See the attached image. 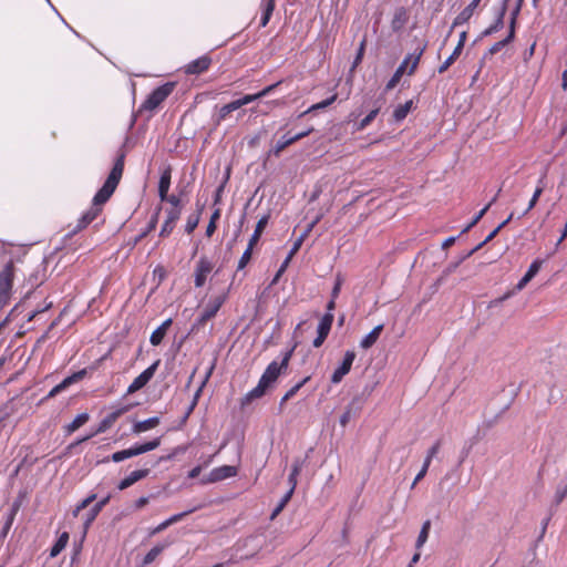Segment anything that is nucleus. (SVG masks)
Returning a JSON list of instances; mask_svg holds the SVG:
<instances>
[{
  "label": "nucleus",
  "instance_id": "nucleus-1",
  "mask_svg": "<svg viewBox=\"0 0 567 567\" xmlns=\"http://www.w3.org/2000/svg\"><path fill=\"white\" fill-rule=\"evenodd\" d=\"M123 171H124V154H121L116 158L103 186L94 195L93 200H92V207L85 214H83V216L79 219L75 231L85 228L89 224H91L100 215V213L102 210L101 206L103 204H105L110 199V197L113 195V193L115 192V189L122 178Z\"/></svg>",
  "mask_w": 567,
  "mask_h": 567
},
{
  "label": "nucleus",
  "instance_id": "nucleus-2",
  "mask_svg": "<svg viewBox=\"0 0 567 567\" xmlns=\"http://www.w3.org/2000/svg\"><path fill=\"white\" fill-rule=\"evenodd\" d=\"M293 351L295 348L285 351L280 362L272 361L268 364L262 375L260 377L258 384L244 396L241 401L243 405H246L252 400L265 395L267 390L277 381L278 377L287 370Z\"/></svg>",
  "mask_w": 567,
  "mask_h": 567
},
{
  "label": "nucleus",
  "instance_id": "nucleus-3",
  "mask_svg": "<svg viewBox=\"0 0 567 567\" xmlns=\"http://www.w3.org/2000/svg\"><path fill=\"white\" fill-rule=\"evenodd\" d=\"M426 47H427V42L426 41L420 42L417 44V47L414 49V51L412 53L408 54L404 58V60L401 62V64L394 71V73L391 76V79L385 84V87H384L385 92H389V91L393 90L398 85V83L400 82L402 75L405 73L406 68H408L410 62H411V65H410V69L408 71V74L412 75L415 72V70H416V68H417V65L420 63V60H421L424 51L426 50Z\"/></svg>",
  "mask_w": 567,
  "mask_h": 567
},
{
  "label": "nucleus",
  "instance_id": "nucleus-4",
  "mask_svg": "<svg viewBox=\"0 0 567 567\" xmlns=\"http://www.w3.org/2000/svg\"><path fill=\"white\" fill-rule=\"evenodd\" d=\"M175 83L167 82L153 90L141 105V110L154 111L157 109L174 91Z\"/></svg>",
  "mask_w": 567,
  "mask_h": 567
},
{
  "label": "nucleus",
  "instance_id": "nucleus-5",
  "mask_svg": "<svg viewBox=\"0 0 567 567\" xmlns=\"http://www.w3.org/2000/svg\"><path fill=\"white\" fill-rule=\"evenodd\" d=\"M13 262L9 261L0 271V310L8 303L13 282Z\"/></svg>",
  "mask_w": 567,
  "mask_h": 567
},
{
  "label": "nucleus",
  "instance_id": "nucleus-6",
  "mask_svg": "<svg viewBox=\"0 0 567 567\" xmlns=\"http://www.w3.org/2000/svg\"><path fill=\"white\" fill-rule=\"evenodd\" d=\"M161 360H156L153 364H151L147 369H145L141 374H138L133 382L128 385L126 394H133L138 390L143 389L154 377L157 368L159 367Z\"/></svg>",
  "mask_w": 567,
  "mask_h": 567
},
{
  "label": "nucleus",
  "instance_id": "nucleus-7",
  "mask_svg": "<svg viewBox=\"0 0 567 567\" xmlns=\"http://www.w3.org/2000/svg\"><path fill=\"white\" fill-rule=\"evenodd\" d=\"M214 264L205 256L200 257L196 264L194 272V284L196 288L205 285L207 276L212 272Z\"/></svg>",
  "mask_w": 567,
  "mask_h": 567
},
{
  "label": "nucleus",
  "instance_id": "nucleus-8",
  "mask_svg": "<svg viewBox=\"0 0 567 567\" xmlns=\"http://www.w3.org/2000/svg\"><path fill=\"white\" fill-rule=\"evenodd\" d=\"M354 359H355L354 351L348 350L344 353L341 364L333 371V373L331 375V382L333 384L340 383L342 381V379L344 378V375H347L350 372Z\"/></svg>",
  "mask_w": 567,
  "mask_h": 567
},
{
  "label": "nucleus",
  "instance_id": "nucleus-9",
  "mask_svg": "<svg viewBox=\"0 0 567 567\" xmlns=\"http://www.w3.org/2000/svg\"><path fill=\"white\" fill-rule=\"evenodd\" d=\"M237 473H238L237 467L233 466V465H223L219 467H215L209 472L207 478L203 480V483L207 484V483L220 482L226 478L236 476Z\"/></svg>",
  "mask_w": 567,
  "mask_h": 567
},
{
  "label": "nucleus",
  "instance_id": "nucleus-10",
  "mask_svg": "<svg viewBox=\"0 0 567 567\" xmlns=\"http://www.w3.org/2000/svg\"><path fill=\"white\" fill-rule=\"evenodd\" d=\"M227 299V292L213 297L202 312V320L213 319Z\"/></svg>",
  "mask_w": 567,
  "mask_h": 567
},
{
  "label": "nucleus",
  "instance_id": "nucleus-11",
  "mask_svg": "<svg viewBox=\"0 0 567 567\" xmlns=\"http://www.w3.org/2000/svg\"><path fill=\"white\" fill-rule=\"evenodd\" d=\"M212 64V59L208 55L199 56L185 65V73L192 75H199L206 72Z\"/></svg>",
  "mask_w": 567,
  "mask_h": 567
},
{
  "label": "nucleus",
  "instance_id": "nucleus-12",
  "mask_svg": "<svg viewBox=\"0 0 567 567\" xmlns=\"http://www.w3.org/2000/svg\"><path fill=\"white\" fill-rule=\"evenodd\" d=\"M127 411H128V406H122V408H118V409L112 411L111 413H109L100 422V424L95 431V434L106 432L117 421V419Z\"/></svg>",
  "mask_w": 567,
  "mask_h": 567
},
{
  "label": "nucleus",
  "instance_id": "nucleus-13",
  "mask_svg": "<svg viewBox=\"0 0 567 567\" xmlns=\"http://www.w3.org/2000/svg\"><path fill=\"white\" fill-rule=\"evenodd\" d=\"M179 217H181L179 208H171L169 210H167V216H166L164 224L162 225L159 236L161 237L169 236L175 227L176 221L179 219Z\"/></svg>",
  "mask_w": 567,
  "mask_h": 567
},
{
  "label": "nucleus",
  "instance_id": "nucleus-14",
  "mask_svg": "<svg viewBox=\"0 0 567 567\" xmlns=\"http://www.w3.org/2000/svg\"><path fill=\"white\" fill-rule=\"evenodd\" d=\"M111 496L107 495L99 501L86 514L83 522L84 533L90 528L96 516L101 513L104 506L110 502Z\"/></svg>",
  "mask_w": 567,
  "mask_h": 567
},
{
  "label": "nucleus",
  "instance_id": "nucleus-15",
  "mask_svg": "<svg viewBox=\"0 0 567 567\" xmlns=\"http://www.w3.org/2000/svg\"><path fill=\"white\" fill-rule=\"evenodd\" d=\"M148 474H150V470L148 468H142V470L133 471V472L130 473V475L124 477L118 483L117 488L120 491H124V489L128 488L130 486H132L133 484H135L136 482L145 478Z\"/></svg>",
  "mask_w": 567,
  "mask_h": 567
},
{
  "label": "nucleus",
  "instance_id": "nucleus-16",
  "mask_svg": "<svg viewBox=\"0 0 567 567\" xmlns=\"http://www.w3.org/2000/svg\"><path fill=\"white\" fill-rule=\"evenodd\" d=\"M482 0H472L454 19L452 28L466 23Z\"/></svg>",
  "mask_w": 567,
  "mask_h": 567
},
{
  "label": "nucleus",
  "instance_id": "nucleus-17",
  "mask_svg": "<svg viewBox=\"0 0 567 567\" xmlns=\"http://www.w3.org/2000/svg\"><path fill=\"white\" fill-rule=\"evenodd\" d=\"M542 264H543L542 260L536 259L529 265L526 274L517 282V285L515 287L516 290H522L525 288V286L538 274V271L540 270Z\"/></svg>",
  "mask_w": 567,
  "mask_h": 567
},
{
  "label": "nucleus",
  "instance_id": "nucleus-18",
  "mask_svg": "<svg viewBox=\"0 0 567 567\" xmlns=\"http://www.w3.org/2000/svg\"><path fill=\"white\" fill-rule=\"evenodd\" d=\"M171 178H172V169L171 167H167L163 171L159 177L158 182V196L161 200H165L167 198V194L171 186Z\"/></svg>",
  "mask_w": 567,
  "mask_h": 567
},
{
  "label": "nucleus",
  "instance_id": "nucleus-19",
  "mask_svg": "<svg viewBox=\"0 0 567 567\" xmlns=\"http://www.w3.org/2000/svg\"><path fill=\"white\" fill-rule=\"evenodd\" d=\"M159 424V417L153 416L143 421H137L132 426V433L134 434H141L148 430L154 429Z\"/></svg>",
  "mask_w": 567,
  "mask_h": 567
},
{
  "label": "nucleus",
  "instance_id": "nucleus-20",
  "mask_svg": "<svg viewBox=\"0 0 567 567\" xmlns=\"http://www.w3.org/2000/svg\"><path fill=\"white\" fill-rule=\"evenodd\" d=\"M384 326L383 324H378L377 327H374L361 341H360V347L364 350H368L370 349L371 347L374 346V343L378 341L382 330H383Z\"/></svg>",
  "mask_w": 567,
  "mask_h": 567
},
{
  "label": "nucleus",
  "instance_id": "nucleus-21",
  "mask_svg": "<svg viewBox=\"0 0 567 567\" xmlns=\"http://www.w3.org/2000/svg\"><path fill=\"white\" fill-rule=\"evenodd\" d=\"M171 324H172V319L165 320L158 328H156L152 332L151 338H150V342L153 346L161 344V342L163 341V339H164V337L166 334V331L171 327Z\"/></svg>",
  "mask_w": 567,
  "mask_h": 567
},
{
  "label": "nucleus",
  "instance_id": "nucleus-22",
  "mask_svg": "<svg viewBox=\"0 0 567 567\" xmlns=\"http://www.w3.org/2000/svg\"><path fill=\"white\" fill-rule=\"evenodd\" d=\"M261 18H260V27H266L271 18V14L275 10V0H262L261 4Z\"/></svg>",
  "mask_w": 567,
  "mask_h": 567
},
{
  "label": "nucleus",
  "instance_id": "nucleus-23",
  "mask_svg": "<svg viewBox=\"0 0 567 567\" xmlns=\"http://www.w3.org/2000/svg\"><path fill=\"white\" fill-rule=\"evenodd\" d=\"M506 12V1L503 3V7L501 8L497 18L495 19L494 23L491 24L484 32L483 35H491L497 31H499L504 27V16Z\"/></svg>",
  "mask_w": 567,
  "mask_h": 567
},
{
  "label": "nucleus",
  "instance_id": "nucleus-24",
  "mask_svg": "<svg viewBox=\"0 0 567 567\" xmlns=\"http://www.w3.org/2000/svg\"><path fill=\"white\" fill-rule=\"evenodd\" d=\"M408 21L406 11L404 8H400L395 11L394 17L391 21V28L394 32L400 31Z\"/></svg>",
  "mask_w": 567,
  "mask_h": 567
},
{
  "label": "nucleus",
  "instance_id": "nucleus-25",
  "mask_svg": "<svg viewBox=\"0 0 567 567\" xmlns=\"http://www.w3.org/2000/svg\"><path fill=\"white\" fill-rule=\"evenodd\" d=\"M333 318V313L326 312L319 321L317 333L328 337L332 327Z\"/></svg>",
  "mask_w": 567,
  "mask_h": 567
},
{
  "label": "nucleus",
  "instance_id": "nucleus-26",
  "mask_svg": "<svg viewBox=\"0 0 567 567\" xmlns=\"http://www.w3.org/2000/svg\"><path fill=\"white\" fill-rule=\"evenodd\" d=\"M413 107V101H406L404 104L398 105L393 111V117L396 122L403 121Z\"/></svg>",
  "mask_w": 567,
  "mask_h": 567
},
{
  "label": "nucleus",
  "instance_id": "nucleus-27",
  "mask_svg": "<svg viewBox=\"0 0 567 567\" xmlns=\"http://www.w3.org/2000/svg\"><path fill=\"white\" fill-rule=\"evenodd\" d=\"M269 215H265L262 216L257 225H256V228H255V231L254 234L251 235L250 239H249V243L248 244H251V246H255L257 244V241L259 240L265 227L267 226L268 224V220H269Z\"/></svg>",
  "mask_w": 567,
  "mask_h": 567
},
{
  "label": "nucleus",
  "instance_id": "nucleus-28",
  "mask_svg": "<svg viewBox=\"0 0 567 567\" xmlns=\"http://www.w3.org/2000/svg\"><path fill=\"white\" fill-rule=\"evenodd\" d=\"M375 107L373 110H371L367 116H364L357 125V128L359 131H362L364 130L365 127H368L372 122L373 120L377 117V115L379 114L380 112V109H381V105L379 104V101L375 102Z\"/></svg>",
  "mask_w": 567,
  "mask_h": 567
},
{
  "label": "nucleus",
  "instance_id": "nucleus-29",
  "mask_svg": "<svg viewBox=\"0 0 567 567\" xmlns=\"http://www.w3.org/2000/svg\"><path fill=\"white\" fill-rule=\"evenodd\" d=\"M69 542V534L66 532L62 533L54 545L52 546L50 550L51 557H56L66 546Z\"/></svg>",
  "mask_w": 567,
  "mask_h": 567
},
{
  "label": "nucleus",
  "instance_id": "nucleus-30",
  "mask_svg": "<svg viewBox=\"0 0 567 567\" xmlns=\"http://www.w3.org/2000/svg\"><path fill=\"white\" fill-rule=\"evenodd\" d=\"M355 410L360 409V400L358 398L353 399L350 404L347 406L346 411L340 416V423L341 425L346 426L350 419L353 416V409Z\"/></svg>",
  "mask_w": 567,
  "mask_h": 567
},
{
  "label": "nucleus",
  "instance_id": "nucleus-31",
  "mask_svg": "<svg viewBox=\"0 0 567 567\" xmlns=\"http://www.w3.org/2000/svg\"><path fill=\"white\" fill-rule=\"evenodd\" d=\"M430 529H431V520L426 519L422 524L421 530L419 533V536H417V539L415 543L416 549H420L426 543V540L429 538Z\"/></svg>",
  "mask_w": 567,
  "mask_h": 567
},
{
  "label": "nucleus",
  "instance_id": "nucleus-32",
  "mask_svg": "<svg viewBox=\"0 0 567 567\" xmlns=\"http://www.w3.org/2000/svg\"><path fill=\"white\" fill-rule=\"evenodd\" d=\"M166 548V544H157L153 548L148 550V553L143 558V565L147 566L152 564L157 556Z\"/></svg>",
  "mask_w": 567,
  "mask_h": 567
},
{
  "label": "nucleus",
  "instance_id": "nucleus-33",
  "mask_svg": "<svg viewBox=\"0 0 567 567\" xmlns=\"http://www.w3.org/2000/svg\"><path fill=\"white\" fill-rule=\"evenodd\" d=\"M240 109L239 103L237 100L229 102L228 104H225L219 109L218 112V118L217 122L220 123L221 121L226 120V117L234 111Z\"/></svg>",
  "mask_w": 567,
  "mask_h": 567
},
{
  "label": "nucleus",
  "instance_id": "nucleus-34",
  "mask_svg": "<svg viewBox=\"0 0 567 567\" xmlns=\"http://www.w3.org/2000/svg\"><path fill=\"white\" fill-rule=\"evenodd\" d=\"M310 380V377H305L301 381L289 389L280 400V406H282L288 400L293 398L297 392Z\"/></svg>",
  "mask_w": 567,
  "mask_h": 567
},
{
  "label": "nucleus",
  "instance_id": "nucleus-35",
  "mask_svg": "<svg viewBox=\"0 0 567 567\" xmlns=\"http://www.w3.org/2000/svg\"><path fill=\"white\" fill-rule=\"evenodd\" d=\"M86 373H87L86 369H82V370L76 371V372L72 373L71 375L66 377L60 383L63 386V389L65 390L71 384L81 381L86 375Z\"/></svg>",
  "mask_w": 567,
  "mask_h": 567
},
{
  "label": "nucleus",
  "instance_id": "nucleus-36",
  "mask_svg": "<svg viewBox=\"0 0 567 567\" xmlns=\"http://www.w3.org/2000/svg\"><path fill=\"white\" fill-rule=\"evenodd\" d=\"M86 373H87L86 369H82V370L76 371V372L72 373L71 375L66 377L60 383L63 386V389L65 390L71 384L81 381L86 375Z\"/></svg>",
  "mask_w": 567,
  "mask_h": 567
},
{
  "label": "nucleus",
  "instance_id": "nucleus-37",
  "mask_svg": "<svg viewBox=\"0 0 567 567\" xmlns=\"http://www.w3.org/2000/svg\"><path fill=\"white\" fill-rule=\"evenodd\" d=\"M295 141L292 140V136L288 137L287 135H284L281 136L276 145L274 146V148L271 150V153L275 155V156H279L280 153L287 148L288 146H290L291 144H293Z\"/></svg>",
  "mask_w": 567,
  "mask_h": 567
},
{
  "label": "nucleus",
  "instance_id": "nucleus-38",
  "mask_svg": "<svg viewBox=\"0 0 567 567\" xmlns=\"http://www.w3.org/2000/svg\"><path fill=\"white\" fill-rule=\"evenodd\" d=\"M337 100V94H333L331 95L330 97L319 102V103H316L313 105H311L307 111H305L303 113H301L299 116H303L306 114H309V113H312L315 111H318V110H323L326 107H328L329 105H331L334 101Z\"/></svg>",
  "mask_w": 567,
  "mask_h": 567
},
{
  "label": "nucleus",
  "instance_id": "nucleus-39",
  "mask_svg": "<svg viewBox=\"0 0 567 567\" xmlns=\"http://www.w3.org/2000/svg\"><path fill=\"white\" fill-rule=\"evenodd\" d=\"M90 416L87 413H80L78 414L74 420L68 425L66 430L69 433H72L80 429L82 425H84L89 421Z\"/></svg>",
  "mask_w": 567,
  "mask_h": 567
},
{
  "label": "nucleus",
  "instance_id": "nucleus-40",
  "mask_svg": "<svg viewBox=\"0 0 567 567\" xmlns=\"http://www.w3.org/2000/svg\"><path fill=\"white\" fill-rule=\"evenodd\" d=\"M292 497V491H288L280 499V502L277 504V506L274 508L271 515H270V518L274 519L276 518L281 512L282 509L286 507V505L288 504V502L291 499Z\"/></svg>",
  "mask_w": 567,
  "mask_h": 567
},
{
  "label": "nucleus",
  "instance_id": "nucleus-41",
  "mask_svg": "<svg viewBox=\"0 0 567 567\" xmlns=\"http://www.w3.org/2000/svg\"><path fill=\"white\" fill-rule=\"evenodd\" d=\"M158 215H159V208L151 217L146 228L138 235V237L136 238V241H138L142 238L146 237L151 231H153L156 228V225H157V221H158Z\"/></svg>",
  "mask_w": 567,
  "mask_h": 567
},
{
  "label": "nucleus",
  "instance_id": "nucleus-42",
  "mask_svg": "<svg viewBox=\"0 0 567 567\" xmlns=\"http://www.w3.org/2000/svg\"><path fill=\"white\" fill-rule=\"evenodd\" d=\"M489 209V205H486L484 208H482L474 217L473 219L462 229L461 235L470 231L487 213Z\"/></svg>",
  "mask_w": 567,
  "mask_h": 567
},
{
  "label": "nucleus",
  "instance_id": "nucleus-43",
  "mask_svg": "<svg viewBox=\"0 0 567 567\" xmlns=\"http://www.w3.org/2000/svg\"><path fill=\"white\" fill-rule=\"evenodd\" d=\"M199 218H200V209L197 213L188 216L186 225H185V231L187 234H192L196 229V227L198 226V223H199Z\"/></svg>",
  "mask_w": 567,
  "mask_h": 567
},
{
  "label": "nucleus",
  "instance_id": "nucleus-44",
  "mask_svg": "<svg viewBox=\"0 0 567 567\" xmlns=\"http://www.w3.org/2000/svg\"><path fill=\"white\" fill-rule=\"evenodd\" d=\"M461 53L462 51L455 48L452 54L449 55V58L439 66V73H444L447 71V69L456 61Z\"/></svg>",
  "mask_w": 567,
  "mask_h": 567
},
{
  "label": "nucleus",
  "instance_id": "nucleus-45",
  "mask_svg": "<svg viewBox=\"0 0 567 567\" xmlns=\"http://www.w3.org/2000/svg\"><path fill=\"white\" fill-rule=\"evenodd\" d=\"M187 451V445H178L174 447L167 455L158 458V462H167L174 460L177 455L184 454Z\"/></svg>",
  "mask_w": 567,
  "mask_h": 567
},
{
  "label": "nucleus",
  "instance_id": "nucleus-46",
  "mask_svg": "<svg viewBox=\"0 0 567 567\" xmlns=\"http://www.w3.org/2000/svg\"><path fill=\"white\" fill-rule=\"evenodd\" d=\"M543 192H544V178L542 177V178H539L538 185L528 203V209H533L536 206Z\"/></svg>",
  "mask_w": 567,
  "mask_h": 567
},
{
  "label": "nucleus",
  "instance_id": "nucleus-47",
  "mask_svg": "<svg viewBox=\"0 0 567 567\" xmlns=\"http://www.w3.org/2000/svg\"><path fill=\"white\" fill-rule=\"evenodd\" d=\"M252 249H254V246H251V244H248L246 250L243 252V255L238 261L237 270L244 269L246 267V265L249 262V260L251 258Z\"/></svg>",
  "mask_w": 567,
  "mask_h": 567
},
{
  "label": "nucleus",
  "instance_id": "nucleus-48",
  "mask_svg": "<svg viewBox=\"0 0 567 567\" xmlns=\"http://www.w3.org/2000/svg\"><path fill=\"white\" fill-rule=\"evenodd\" d=\"M127 458H131V457H130L128 450L125 449V450H122V451L114 452L110 457H106L102 462H109L111 460L114 463H120V462L125 461Z\"/></svg>",
  "mask_w": 567,
  "mask_h": 567
},
{
  "label": "nucleus",
  "instance_id": "nucleus-49",
  "mask_svg": "<svg viewBox=\"0 0 567 567\" xmlns=\"http://www.w3.org/2000/svg\"><path fill=\"white\" fill-rule=\"evenodd\" d=\"M317 223V220H315L310 226L309 228L305 231V234H302L293 244L291 250L289 251L288 256H290V258L299 250L305 237L307 236L308 231H310V229L313 227V225Z\"/></svg>",
  "mask_w": 567,
  "mask_h": 567
},
{
  "label": "nucleus",
  "instance_id": "nucleus-50",
  "mask_svg": "<svg viewBox=\"0 0 567 567\" xmlns=\"http://www.w3.org/2000/svg\"><path fill=\"white\" fill-rule=\"evenodd\" d=\"M567 497V483L561 486L559 485L554 496L555 505H559Z\"/></svg>",
  "mask_w": 567,
  "mask_h": 567
},
{
  "label": "nucleus",
  "instance_id": "nucleus-51",
  "mask_svg": "<svg viewBox=\"0 0 567 567\" xmlns=\"http://www.w3.org/2000/svg\"><path fill=\"white\" fill-rule=\"evenodd\" d=\"M512 41V35H507L505 39L498 41V42H495L491 48H489V53L491 54H495L497 52H499L504 47H506L509 42Z\"/></svg>",
  "mask_w": 567,
  "mask_h": 567
},
{
  "label": "nucleus",
  "instance_id": "nucleus-52",
  "mask_svg": "<svg viewBox=\"0 0 567 567\" xmlns=\"http://www.w3.org/2000/svg\"><path fill=\"white\" fill-rule=\"evenodd\" d=\"M442 441L437 440L427 451L425 460H429V462H432L433 457L436 456L441 449Z\"/></svg>",
  "mask_w": 567,
  "mask_h": 567
},
{
  "label": "nucleus",
  "instance_id": "nucleus-53",
  "mask_svg": "<svg viewBox=\"0 0 567 567\" xmlns=\"http://www.w3.org/2000/svg\"><path fill=\"white\" fill-rule=\"evenodd\" d=\"M259 99H260V95H258V93H256V94H246L243 97L238 99L237 102L239 103L240 107H243L244 105L252 103V102H255V101H257Z\"/></svg>",
  "mask_w": 567,
  "mask_h": 567
},
{
  "label": "nucleus",
  "instance_id": "nucleus-54",
  "mask_svg": "<svg viewBox=\"0 0 567 567\" xmlns=\"http://www.w3.org/2000/svg\"><path fill=\"white\" fill-rule=\"evenodd\" d=\"M364 50H365V39H363L358 48V52H357V55L354 58V61H353V65L352 68H355L359 63H361L362 59H363V55H364Z\"/></svg>",
  "mask_w": 567,
  "mask_h": 567
},
{
  "label": "nucleus",
  "instance_id": "nucleus-55",
  "mask_svg": "<svg viewBox=\"0 0 567 567\" xmlns=\"http://www.w3.org/2000/svg\"><path fill=\"white\" fill-rule=\"evenodd\" d=\"M289 261H290V256H287V258L284 260V262L281 264V266L277 270L274 279L271 280V285H275V284L278 282V280L281 277V275L286 271V268H287Z\"/></svg>",
  "mask_w": 567,
  "mask_h": 567
},
{
  "label": "nucleus",
  "instance_id": "nucleus-56",
  "mask_svg": "<svg viewBox=\"0 0 567 567\" xmlns=\"http://www.w3.org/2000/svg\"><path fill=\"white\" fill-rule=\"evenodd\" d=\"M13 520H14V516L10 515L9 513L7 514V519H6V523L2 527V530H1V536L2 537H6L8 532L10 530L12 524H13Z\"/></svg>",
  "mask_w": 567,
  "mask_h": 567
},
{
  "label": "nucleus",
  "instance_id": "nucleus-57",
  "mask_svg": "<svg viewBox=\"0 0 567 567\" xmlns=\"http://www.w3.org/2000/svg\"><path fill=\"white\" fill-rule=\"evenodd\" d=\"M161 441L162 440L158 436V437H155V439H153V440H151L148 442H145L144 445H145L146 451L151 452V451L157 449L161 445Z\"/></svg>",
  "mask_w": 567,
  "mask_h": 567
},
{
  "label": "nucleus",
  "instance_id": "nucleus-58",
  "mask_svg": "<svg viewBox=\"0 0 567 567\" xmlns=\"http://www.w3.org/2000/svg\"><path fill=\"white\" fill-rule=\"evenodd\" d=\"M194 509H189V511H186V512H183V513H179V514H175L173 516H171L169 518H167L166 520L168 522L169 525H173L177 522H179L182 518H184L187 514L192 513Z\"/></svg>",
  "mask_w": 567,
  "mask_h": 567
},
{
  "label": "nucleus",
  "instance_id": "nucleus-59",
  "mask_svg": "<svg viewBox=\"0 0 567 567\" xmlns=\"http://www.w3.org/2000/svg\"><path fill=\"white\" fill-rule=\"evenodd\" d=\"M152 496H142L135 501V509H141L150 503Z\"/></svg>",
  "mask_w": 567,
  "mask_h": 567
},
{
  "label": "nucleus",
  "instance_id": "nucleus-60",
  "mask_svg": "<svg viewBox=\"0 0 567 567\" xmlns=\"http://www.w3.org/2000/svg\"><path fill=\"white\" fill-rule=\"evenodd\" d=\"M280 84V82H277L275 84H271V85H268L266 86L265 89H262L261 91L258 92V95H260V99L261 97H265L267 96L268 94H270L278 85Z\"/></svg>",
  "mask_w": 567,
  "mask_h": 567
},
{
  "label": "nucleus",
  "instance_id": "nucleus-61",
  "mask_svg": "<svg viewBox=\"0 0 567 567\" xmlns=\"http://www.w3.org/2000/svg\"><path fill=\"white\" fill-rule=\"evenodd\" d=\"M303 463H305V461H302V460H299V458L295 460L291 465V472L295 474H300Z\"/></svg>",
  "mask_w": 567,
  "mask_h": 567
},
{
  "label": "nucleus",
  "instance_id": "nucleus-62",
  "mask_svg": "<svg viewBox=\"0 0 567 567\" xmlns=\"http://www.w3.org/2000/svg\"><path fill=\"white\" fill-rule=\"evenodd\" d=\"M166 202H168L173 208H178L181 205V198L176 195H168L167 198H165Z\"/></svg>",
  "mask_w": 567,
  "mask_h": 567
},
{
  "label": "nucleus",
  "instance_id": "nucleus-63",
  "mask_svg": "<svg viewBox=\"0 0 567 567\" xmlns=\"http://www.w3.org/2000/svg\"><path fill=\"white\" fill-rule=\"evenodd\" d=\"M62 391H64L63 386L61 385V383L56 384L55 386H53L50 392L48 393L47 395V399H51V398H54L55 395H58L59 393H61Z\"/></svg>",
  "mask_w": 567,
  "mask_h": 567
},
{
  "label": "nucleus",
  "instance_id": "nucleus-64",
  "mask_svg": "<svg viewBox=\"0 0 567 567\" xmlns=\"http://www.w3.org/2000/svg\"><path fill=\"white\" fill-rule=\"evenodd\" d=\"M461 264L462 262L460 261V259L457 261H455V262L449 264L446 266V268L444 269V271H443L444 275H450V274L454 272Z\"/></svg>",
  "mask_w": 567,
  "mask_h": 567
}]
</instances>
